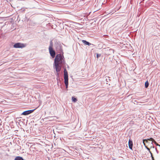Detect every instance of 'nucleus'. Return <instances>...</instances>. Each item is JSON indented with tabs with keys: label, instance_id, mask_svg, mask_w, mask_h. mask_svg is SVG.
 Segmentation results:
<instances>
[{
	"label": "nucleus",
	"instance_id": "f257e3e1",
	"mask_svg": "<svg viewBox=\"0 0 160 160\" xmlns=\"http://www.w3.org/2000/svg\"><path fill=\"white\" fill-rule=\"evenodd\" d=\"M54 65L57 72H59L62 67L65 64L64 58L63 55L61 54H57L54 60Z\"/></svg>",
	"mask_w": 160,
	"mask_h": 160
},
{
	"label": "nucleus",
	"instance_id": "f03ea898",
	"mask_svg": "<svg viewBox=\"0 0 160 160\" xmlns=\"http://www.w3.org/2000/svg\"><path fill=\"white\" fill-rule=\"evenodd\" d=\"M53 43L52 41L50 42L48 49L51 56L52 58L55 57V52L53 49Z\"/></svg>",
	"mask_w": 160,
	"mask_h": 160
},
{
	"label": "nucleus",
	"instance_id": "7ed1b4c3",
	"mask_svg": "<svg viewBox=\"0 0 160 160\" xmlns=\"http://www.w3.org/2000/svg\"><path fill=\"white\" fill-rule=\"evenodd\" d=\"M64 83L66 86V88H68V72L67 71L66 68L64 69Z\"/></svg>",
	"mask_w": 160,
	"mask_h": 160
},
{
	"label": "nucleus",
	"instance_id": "20e7f679",
	"mask_svg": "<svg viewBox=\"0 0 160 160\" xmlns=\"http://www.w3.org/2000/svg\"><path fill=\"white\" fill-rule=\"evenodd\" d=\"M26 46V44L17 42L14 45L13 47L16 48H22L25 47Z\"/></svg>",
	"mask_w": 160,
	"mask_h": 160
},
{
	"label": "nucleus",
	"instance_id": "39448f33",
	"mask_svg": "<svg viewBox=\"0 0 160 160\" xmlns=\"http://www.w3.org/2000/svg\"><path fill=\"white\" fill-rule=\"evenodd\" d=\"M55 46L57 51H61L62 50V46L60 42H56L55 43Z\"/></svg>",
	"mask_w": 160,
	"mask_h": 160
},
{
	"label": "nucleus",
	"instance_id": "423d86ee",
	"mask_svg": "<svg viewBox=\"0 0 160 160\" xmlns=\"http://www.w3.org/2000/svg\"><path fill=\"white\" fill-rule=\"evenodd\" d=\"M36 109H35L33 110H30L23 112L22 114L25 116L27 115L32 113Z\"/></svg>",
	"mask_w": 160,
	"mask_h": 160
},
{
	"label": "nucleus",
	"instance_id": "0eeeda50",
	"mask_svg": "<svg viewBox=\"0 0 160 160\" xmlns=\"http://www.w3.org/2000/svg\"><path fill=\"white\" fill-rule=\"evenodd\" d=\"M82 42L84 45H87L88 46H90L91 45H92L93 46V44L90 43L88 41H87L85 40H82Z\"/></svg>",
	"mask_w": 160,
	"mask_h": 160
},
{
	"label": "nucleus",
	"instance_id": "6e6552de",
	"mask_svg": "<svg viewBox=\"0 0 160 160\" xmlns=\"http://www.w3.org/2000/svg\"><path fill=\"white\" fill-rule=\"evenodd\" d=\"M128 146L129 148L132 150L133 143L132 140L129 139L128 141Z\"/></svg>",
	"mask_w": 160,
	"mask_h": 160
},
{
	"label": "nucleus",
	"instance_id": "1a4fd4ad",
	"mask_svg": "<svg viewBox=\"0 0 160 160\" xmlns=\"http://www.w3.org/2000/svg\"><path fill=\"white\" fill-rule=\"evenodd\" d=\"M14 160H23V159L22 157L17 156L15 158Z\"/></svg>",
	"mask_w": 160,
	"mask_h": 160
},
{
	"label": "nucleus",
	"instance_id": "9d476101",
	"mask_svg": "<svg viewBox=\"0 0 160 160\" xmlns=\"http://www.w3.org/2000/svg\"><path fill=\"white\" fill-rule=\"evenodd\" d=\"M149 85V83L148 81L145 82V87L146 88H147Z\"/></svg>",
	"mask_w": 160,
	"mask_h": 160
},
{
	"label": "nucleus",
	"instance_id": "9b49d317",
	"mask_svg": "<svg viewBox=\"0 0 160 160\" xmlns=\"http://www.w3.org/2000/svg\"><path fill=\"white\" fill-rule=\"evenodd\" d=\"M106 80L107 82H108L111 80L110 79V78L109 77H106Z\"/></svg>",
	"mask_w": 160,
	"mask_h": 160
},
{
	"label": "nucleus",
	"instance_id": "f8f14e48",
	"mask_svg": "<svg viewBox=\"0 0 160 160\" xmlns=\"http://www.w3.org/2000/svg\"><path fill=\"white\" fill-rule=\"evenodd\" d=\"M72 101H73L74 102H75L77 101V99L76 98L73 97H72Z\"/></svg>",
	"mask_w": 160,
	"mask_h": 160
},
{
	"label": "nucleus",
	"instance_id": "ddd939ff",
	"mask_svg": "<svg viewBox=\"0 0 160 160\" xmlns=\"http://www.w3.org/2000/svg\"><path fill=\"white\" fill-rule=\"evenodd\" d=\"M153 142L154 144H155L157 146H159H159H160V145L158 144L157 142L154 140H153V141L152 142V144H153Z\"/></svg>",
	"mask_w": 160,
	"mask_h": 160
},
{
	"label": "nucleus",
	"instance_id": "4468645a",
	"mask_svg": "<svg viewBox=\"0 0 160 160\" xmlns=\"http://www.w3.org/2000/svg\"><path fill=\"white\" fill-rule=\"evenodd\" d=\"M101 56V54H97V58H98L99 57H100Z\"/></svg>",
	"mask_w": 160,
	"mask_h": 160
},
{
	"label": "nucleus",
	"instance_id": "2eb2a0df",
	"mask_svg": "<svg viewBox=\"0 0 160 160\" xmlns=\"http://www.w3.org/2000/svg\"><path fill=\"white\" fill-rule=\"evenodd\" d=\"M147 140L152 141V142L154 139L152 138H150L147 139Z\"/></svg>",
	"mask_w": 160,
	"mask_h": 160
},
{
	"label": "nucleus",
	"instance_id": "dca6fc26",
	"mask_svg": "<svg viewBox=\"0 0 160 160\" xmlns=\"http://www.w3.org/2000/svg\"><path fill=\"white\" fill-rule=\"evenodd\" d=\"M145 147L148 150V151H149V148H148L146 146H145Z\"/></svg>",
	"mask_w": 160,
	"mask_h": 160
},
{
	"label": "nucleus",
	"instance_id": "f3484780",
	"mask_svg": "<svg viewBox=\"0 0 160 160\" xmlns=\"http://www.w3.org/2000/svg\"><path fill=\"white\" fill-rule=\"evenodd\" d=\"M149 153H150L151 155V156H152V153L151 152V151H150V150H149V151H148Z\"/></svg>",
	"mask_w": 160,
	"mask_h": 160
},
{
	"label": "nucleus",
	"instance_id": "a211bd4d",
	"mask_svg": "<svg viewBox=\"0 0 160 160\" xmlns=\"http://www.w3.org/2000/svg\"><path fill=\"white\" fill-rule=\"evenodd\" d=\"M149 153H150L151 155V156H152V153L151 152V151H150V150H149V151H148Z\"/></svg>",
	"mask_w": 160,
	"mask_h": 160
},
{
	"label": "nucleus",
	"instance_id": "6ab92c4d",
	"mask_svg": "<svg viewBox=\"0 0 160 160\" xmlns=\"http://www.w3.org/2000/svg\"><path fill=\"white\" fill-rule=\"evenodd\" d=\"M149 153H150L151 155V156H152V153L151 152V151H150V150H149V151H148Z\"/></svg>",
	"mask_w": 160,
	"mask_h": 160
},
{
	"label": "nucleus",
	"instance_id": "aec40b11",
	"mask_svg": "<svg viewBox=\"0 0 160 160\" xmlns=\"http://www.w3.org/2000/svg\"><path fill=\"white\" fill-rule=\"evenodd\" d=\"M147 140H148L147 139H143V142H144L145 141H146V142H148Z\"/></svg>",
	"mask_w": 160,
	"mask_h": 160
},
{
	"label": "nucleus",
	"instance_id": "412c9836",
	"mask_svg": "<svg viewBox=\"0 0 160 160\" xmlns=\"http://www.w3.org/2000/svg\"><path fill=\"white\" fill-rule=\"evenodd\" d=\"M155 150H156V152L158 154V151L157 150V149L156 148H155Z\"/></svg>",
	"mask_w": 160,
	"mask_h": 160
},
{
	"label": "nucleus",
	"instance_id": "4be33fe9",
	"mask_svg": "<svg viewBox=\"0 0 160 160\" xmlns=\"http://www.w3.org/2000/svg\"><path fill=\"white\" fill-rule=\"evenodd\" d=\"M143 145H144V146H145H145H146V144H145V142H143Z\"/></svg>",
	"mask_w": 160,
	"mask_h": 160
},
{
	"label": "nucleus",
	"instance_id": "5701e85b",
	"mask_svg": "<svg viewBox=\"0 0 160 160\" xmlns=\"http://www.w3.org/2000/svg\"><path fill=\"white\" fill-rule=\"evenodd\" d=\"M143 145H144V146H145H145H146V144H145V142H143Z\"/></svg>",
	"mask_w": 160,
	"mask_h": 160
},
{
	"label": "nucleus",
	"instance_id": "b1692460",
	"mask_svg": "<svg viewBox=\"0 0 160 160\" xmlns=\"http://www.w3.org/2000/svg\"><path fill=\"white\" fill-rule=\"evenodd\" d=\"M151 157H152V160L154 158H153V157L152 155L151 156Z\"/></svg>",
	"mask_w": 160,
	"mask_h": 160
},
{
	"label": "nucleus",
	"instance_id": "393cba45",
	"mask_svg": "<svg viewBox=\"0 0 160 160\" xmlns=\"http://www.w3.org/2000/svg\"><path fill=\"white\" fill-rule=\"evenodd\" d=\"M152 160H154V159H152Z\"/></svg>",
	"mask_w": 160,
	"mask_h": 160
},
{
	"label": "nucleus",
	"instance_id": "a878e982",
	"mask_svg": "<svg viewBox=\"0 0 160 160\" xmlns=\"http://www.w3.org/2000/svg\"><path fill=\"white\" fill-rule=\"evenodd\" d=\"M159 147H160V146H159Z\"/></svg>",
	"mask_w": 160,
	"mask_h": 160
}]
</instances>
